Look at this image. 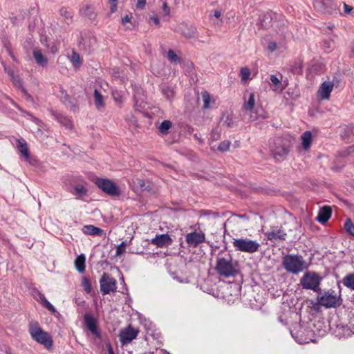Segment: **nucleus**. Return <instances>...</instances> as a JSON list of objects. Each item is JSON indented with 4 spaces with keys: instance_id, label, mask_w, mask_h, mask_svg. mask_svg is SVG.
I'll return each instance as SVG.
<instances>
[{
    "instance_id": "4468645a",
    "label": "nucleus",
    "mask_w": 354,
    "mask_h": 354,
    "mask_svg": "<svg viewBox=\"0 0 354 354\" xmlns=\"http://www.w3.org/2000/svg\"><path fill=\"white\" fill-rule=\"evenodd\" d=\"M342 138L346 142H354V125L353 124H344L339 127Z\"/></svg>"
},
{
    "instance_id": "0eeeda50",
    "label": "nucleus",
    "mask_w": 354,
    "mask_h": 354,
    "mask_svg": "<svg viewBox=\"0 0 354 354\" xmlns=\"http://www.w3.org/2000/svg\"><path fill=\"white\" fill-rule=\"evenodd\" d=\"M232 243L236 250L248 253H254L260 247L257 241L249 239H235Z\"/></svg>"
},
{
    "instance_id": "7ed1b4c3",
    "label": "nucleus",
    "mask_w": 354,
    "mask_h": 354,
    "mask_svg": "<svg viewBox=\"0 0 354 354\" xmlns=\"http://www.w3.org/2000/svg\"><path fill=\"white\" fill-rule=\"evenodd\" d=\"M215 269L220 275L229 277L237 272V263L231 257L218 258Z\"/></svg>"
},
{
    "instance_id": "39448f33",
    "label": "nucleus",
    "mask_w": 354,
    "mask_h": 354,
    "mask_svg": "<svg viewBox=\"0 0 354 354\" xmlns=\"http://www.w3.org/2000/svg\"><path fill=\"white\" fill-rule=\"evenodd\" d=\"M92 180L97 187L108 195L113 197L120 196L121 194L120 188L110 179L95 177Z\"/></svg>"
},
{
    "instance_id": "4d7b16f0",
    "label": "nucleus",
    "mask_w": 354,
    "mask_h": 354,
    "mask_svg": "<svg viewBox=\"0 0 354 354\" xmlns=\"http://www.w3.org/2000/svg\"><path fill=\"white\" fill-rule=\"evenodd\" d=\"M344 12L345 13H350L351 11L352 10V7L346 4V3H344Z\"/></svg>"
},
{
    "instance_id": "393cba45",
    "label": "nucleus",
    "mask_w": 354,
    "mask_h": 354,
    "mask_svg": "<svg viewBox=\"0 0 354 354\" xmlns=\"http://www.w3.org/2000/svg\"><path fill=\"white\" fill-rule=\"evenodd\" d=\"M301 139L303 148L305 150H308L312 142L311 131H306L305 132H304L301 136Z\"/></svg>"
},
{
    "instance_id": "7c9ffc66",
    "label": "nucleus",
    "mask_w": 354,
    "mask_h": 354,
    "mask_svg": "<svg viewBox=\"0 0 354 354\" xmlns=\"http://www.w3.org/2000/svg\"><path fill=\"white\" fill-rule=\"evenodd\" d=\"M85 321L88 329L95 335H98L97 332V328L95 324V320L91 316L86 315L85 317Z\"/></svg>"
},
{
    "instance_id": "423d86ee",
    "label": "nucleus",
    "mask_w": 354,
    "mask_h": 354,
    "mask_svg": "<svg viewBox=\"0 0 354 354\" xmlns=\"http://www.w3.org/2000/svg\"><path fill=\"white\" fill-rule=\"evenodd\" d=\"M318 304L326 308H337L342 304L341 295L328 291L317 298Z\"/></svg>"
},
{
    "instance_id": "5701e85b",
    "label": "nucleus",
    "mask_w": 354,
    "mask_h": 354,
    "mask_svg": "<svg viewBox=\"0 0 354 354\" xmlns=\"http://www.w3.org/2000/svg\"><path fill=\"white\" fill-rule=\"evenodd\" d=\"M6 71H7V69L6 68ZM8 73L9 76L10 77V79L12 82H13L14 85L17 87L21 88V92L28 97H31L30 95L28 93L27 91L22 87V83L21 80L18 75H15L12 71L8 70Z\"/></svg>"
},
{
    "instance_id": "c85d7f7f",
    "label": "nucleus",
    "mask_w": 354,
    "mask_h": 354,
    "mask_svg": "<svg viewBox=\"0 0 354 354\" xmlns=\"http://www.w3.org/2000/svg\"><path fill=\"white\" fill-rule=\"evenodd\" d=\"M342 283L346 288L354 290V272L346 274L342 279Z\"/></svg>"
},
{
    "instance_id": "bb28decb",
    "label": "nucleus",
    "mask_w": 354,
    "mask_h": 354,
    "mask_svg": "<svg viewBox=\"0 0 354 354\" xmlns=\"http://www.w3.org/2000/svg\"><path fill=\"white\" fill-rule=\"evenodd\" d=\"M80 13L82 16L88 17L91 20L94 19L96 16L94 8L91 5H86L82 8L80 10Z\"/></svg>"
},
{
    "instance_id": "ddd939ff",
    "label": "nucleus",
    "mask_w": 354,
    "mask_h": 354,
    "mask_svg": "<svg viewBox=\"0 0 354 354\" xmlns=\"http://www.w3.org/2000/svg\"><path fill=\"white\" fill-rule=\"evenodd\" d=\"M205 236L203 232L194 231L186 235V241L189 245L196 247L205 241Z\"/></svg>"
},
{
    "instance_id": "864d4df0",
    "label": "nucleus",
    "mask_w": 354,
    "mask_h": 354,
    "mask_svg": "<svg viewBox=\"0 0 354 354\" xmlns=\"http://www.w3.org/2000/svg\"><path fill=\"white\" fill-rule=\"evenodd\" d=\"M110 2L111 3V12H114L116 10L117 8V0H110Z\"/></svg>"
},
{
    "instance_id": "603ef678",
    "label": "nucleus",
    "mask_w": 354,
    "mask_h": 354,
    "mask_svg": "<svg viewBox=\"0 0 354 354\" xmlns=\"http://www.w3.org/2000/svg\"><path fill=\"white\" fill-rule=\"evenodd\" d=\"M95 38L93 37V38H90L89 39V46H88V50L91 51V50H93L94 46L95 45Z\"/></svg>"
},
{
    "instance_id": "f257e3e1",
    "label": "nucleus",
    "mask_w": 354,
    "mask_h": 354,
    "mask_svg": "<svg viewBox=\"0 0 354 354\" xmlns=\"http://www.w3.org/2000/svg\"><path fill=\"white\" fill-rule=\"evenodd\" d=\"M269 148L274 160L281 161L287 157L290 150V145L287 139L278 137L270 141Z\"/></svg>"
},
{
    "instance_id": "09e8293b",
    "label": "nucleus",
    "mask_w": 354,
    "mask_h": 354,
    "mask_svg": "<svg viewBox=\"0 0 354 354\" xmlns=\"http://www.w3.org/2000/svg\"><path fill=\"white\" fill-rule=\"evenodd\" d=\"M221 133L218 128L214 129L211 132V138L213 140H217L220 138Z\"/></svg>"
},
{
    "instance_id": "cd10ccee",
    "label": "nucleus",
    "mask_w": 354,
    "mask_h": 354,
    "mask_svg": "<svg viewBox=\"0 0 354 354\" xmlns=\"http://www.w3.org/2000/svg\"><path fill=\"white\" fill-rule=\"evenodd\" d=\"M85 261L84 254L79 255L75 260V268L80 273H83L85 270Z\"/></svg>"
},
{
    "instance_id": "4be33fe9",
    "label": "nucleus",
    "mask_w": 354,
    "mask_h": 354,
    "mask_svg": "<svg viewBox=\"0 0 354 354\" xmlns=\"http://www.w3.org/2000/svg\"><path fill=\"white\" fill-rule=\"evenodd\" d=\"M52 115L56 119L59 123L65 127L66 129H71L73 127L72 122L68 117L51 111Z\"/></svg>"
},
{
    "instance_id": "f3484780",
    "label": "nucleus",
    "mask_w": 354,
    "mask_h": 354,
    "mask_svg": "<svg viewBox=\"0 0 354 354\" xmlns=\"http://www.w3.org/2000/svg\"><path fill=\"white\" fill-rule=\"evenodd\" d=\"M180 32L185 38L191 39L197 37L196 28L192 25L183 24L180 26Z\"/></svg>"
},
{
    "instance_id": "a211bd4d",
    "label": "nucleus",
    "mask_w": 354,
    "mask_h": 354,
    "mask_svg": "<svg viewBox=\"0 0 354 354\" xmlns=\"http://www.w3.org/2000/svg\"><path fill=\"white\" fill-rule=\"evenodd\" d=\"M333 88V84L330 82H324L319 90H318V95L322 100H328L330 97V93Z\"/></svg>"
},
{
    "instance_id": "c03bdc74",
    "label": "nucleus",
    "mask_w": 354,
    "mask_h": 354,
    "mask_svg": "<svg viewBox=\"0 0 354 354\" xmlns=\"http://www.w3.org/2000/svg\"><path fill=\"white\" fill-rule=\"evenodd\" d=\"M112 97L114 101L117 103H121L122 102V94L119 91H112Z\"/></svg>"
},
{
    "instance_id": "2f4dec72",
    "label": "nucleus",
    "mask_w": 354,
    "mask_h": 354,
    "mask_svg": "<svg viewBox=\"0 0 354 354\" xmlns=\"http://www.w3.org/2000/svg\"><path fill=\"white\" fill-rule=\"evenodd\" d=\"M172 124L170 120H165L162 121L159 126V131L162 134H167L169 133V129L171 127Z\"/></svg>"
},
{
    "instance_id": "20e7f679",
    "label": "nucleus",
    "mask_w": 354,
    "mask_h": 354,
    "mask_svg": "<svg viewBox=\"0 0 354 354\" xmlns=\"http://www.w3.org/2000/svg\"><path fill=\"white\" fill-rule=\"evenodd\" d=\"M29 332L32 338L38 343L48 348L52 346L53 341L50 336L48 333L44 331L37 323H32L30 325Z\"/></svg>"
},
{
    "instance_id": "de8ad7c7",
    "label": "nucleus",
    "mask_w": 354,
    "mask_h": 354,
    "mask_svg": "<svg viewBox=\"0 0 354 354\" xmlns=\"http://www.w3.org/2000/svg\"><path fill=\"white\" fill-rule=\"evenodd\" d=\"M127 245V243L122 241L120 245H118L116 248V256H120L125 252V248Z\"/></svg>"
},
{
    "instance_id": "1a4fd4ad",
    "label": "nucleus",
    "mask_w": 354,
    "mask_h": 354,
    "mask_svg": "<svg viewBox=\"0 0 354 354\" xmlns=\"http://www.w3.org/2000/svg\"><path fill=\"white\" fill-rule=\"evenodd\" d=\"M100 291L103 295L114 292L117 288V283L115 279L109 274L104 273L100 280Z\"/></svg>"
},
{
    "instance_id": "a19ab883",
    "label": "nucleus",
    "mask_w": 354,
    "mask_h": 354,
    "mask_svg": "<svg viewBox=\"0 0 354 354\" xmlns=\"http://www.w3.org/2000/svg\"><path fill=\"white\" fill-rule=\"evenodd\" d=\"M18 149H19V151H20V153L23 156H24L26 158H28V156H29L28 149L26 143H25V142L22 143V142H19Z\"/></svg>"
},
{
    "instance_id": "412c9836",
    "label": "nucleus",
    "mask_w": 354,
    "mask_h": 354,
    "mask_svg": "<svg viewBox=\"0 0 354 354\" xmlns=\"http://www.w3.org/2000/svg\"><path fill=\"white\" fill-rule=\"evenodd\" d=\"M220 122L222 123L223 126L228 128L234 127L236 125L233 114L230 112L226 111L222 114L221 117Z\"/></svg>"
},
{
    "instance_id": "680f3d73",
    "label": "nucleus",
    "mask_w": 354,
    "mask_h": 354,
    "mask_svg": "<svg viewBox=\"0 0 354 354\" xmlns=\"http://www.w3.org/2000/svg\"><path fill=\"white\" fill-rule=\"evenodd\" d=\"M106 346L108 348L109 354H114V352H113V348H112L111 344L110 343L106 344Z\"/></svg>"
},
{
    "instance_id": "bf43d9fd",
    "label": "nucleus",
    "mask_w": 354,
    "mask_h": 354,
    "mask_svg": "<svg viewBox=\"0 0 354 354\" xmlns=\"http://www.w3.org/2000/svg\"><path fill=\"white\" fill-rule=\"evenodd\" d=\"M42 301L44 304V306L48 309L50 306H51V304L45 298H42Z\"/></svg>"
},
{
    "instance_id": "3c124183",
    "label": "nucleus",
    "mask_w": 354,
    "mask_h": 354,
    "mask_svg": "<svg viewBox=\"0 0 354 354\" xmlns=\"http://www.w3.org/2000/svg\"><path fill=\"white\" fill-rule=\"evenodd\" d=\"M162 10L165 15H169L170 14V8L166 2L163 3Z\"/></svg>"
},
{
    "instance_id": "ea45409f",
    "label": "nucleus",
    "mask_w": 354,
    "mask_h": 354,
    "mask_svg": "<svg viewBox=\"0 0 354 354\" xmlns=\"http://www.w3.org/2000/svg\"><path fill=\"white\" fill-rule=\"evenodd\" d=\"M201 95L204 102L203 109H207L209 107V103L211 100L210 95L207 91L202 92Z\"/></svg>"
},
{
    "instance_id": "dca6fc26",
    "label": "nucleus",
    "mask_w": 354,
    "mask_h": 354,
    "mask_svg": "<svg viewBox=\"0 0 354 354\" xmlns=\"http://www.w3.org/2000/svg\"><path fill=\"white\" fill-rule=\"evenodd\" d=\"M151 243L159 248L168 246L172 243V239L167 234L156 235L151 239Z\"/></svg>"
},
{
    "instance_id": "58836bf2",
    "label": "nucleus",
    "mask_w": 354,
    "mask_h": 354,
    "mask_svg": "<svg viewBox=\"0 0 354 354\" xmlns=\"http://www.w3.org/2000/svg\"><path fill=\"white\" fill-rule=\"evenodd\" d=\"M81 284L86 293H90L91 292V285L90 281L86 277H82Z\"/></svg>"
},
{
    "instance_id": "13d9d810",
    "label": "nucleus",
    "mask_w": 354,
    "mask_h": 354,
    "mask_svg": "<svg viewBox=\"0 0 354 354\" xmlns=\"http://www.w3.org/2000/svg\"><path fill=\"white\" fill-rule=\"evenodd\" d=\"M42 301L44 304V306L48 309L50 306H51V304L45 298H42Z\"/></svg>"
},
{
    "instance_id": "a18cd8bd",
    "label": "nucleus",
    "mask_w": 354,
    "mask_h": 354,
    "mask_svg": "<svg viewBox=\"0 0 354 354\" xmlns=\"http://www.w3.org/2000/svg\"><path fill=\"white\" fill-rule=\"evenodd\" d=\"M353 152H354L353 146H350V147H347L346 149L339 151V156L340 157H346L347 156L351 154Z\"/></svg>"
},
{
    "instance_id": "f704fd0d",
    "label": "nucleus",
    "mask_w": 354,
    "mask_h": 354,
    "mask_svg": "<svg viewBox=\"0 0 354 354\" xmlns=\"http://www.w3.org/2000/svg\"><path fill=\"white\" fill-rule=\"evenodd\" d=\"M134 187L139 188L141 191L147 190L149 185H146L145 181L142 178H136L133 180Z\"/></svg>"
},
{
    "instance_id": "774afa93",
    "label": "nucleus",
    "mask_w": 354,
    "mask_h": 354,
    "mask_svg": "<svg viewBox=\"0 0 354 354\" xmlns=\"http://www.w3.org/2000/svg\"><path fill=\"white\" fill-rule=\"evenodd\" d=\"M187 66H189V68H192V63L187 62Z\"/></svg>"
},
{
    "instance_id": "a878e982",
    "label": "nucleus",
    "mask_w": 354,
    "mask_h": 354,
    "mask_svg": "<svg viewBox=\"0 0 354 354\" xmlns=\"http://www.w3.org/2000/svg\"><path fill=\"white\" fill-rule=\"evenodd\" d=\"M59 15L63 18L64 21L70 25L73 21V14L71 11L67 10L65 8H62L59 10Z\"/></svg>"
},
{
    "instance_id": "5fc2aeb1",
    "label": "nucleus",
    "mask_w": 354,
    "mask_h": 354,
    "mask_svg": "<svg viewBox=\"0 0 354 354\" xmlns=\"http://www.w3.org/2000/svg\"><path fill=\"white\" fill-rule=\"evenodd\" d=\"M146 4V0H138L136 7L138 8H143Z\"/></svg>"
},
{
    "instance_id": "0e129e2a",
    "label": "nucleus",
    "mask_w": 354,
    "mask_h": 354,
    "mask_svg": "<svg viewBox=\"0 0 354 354\" xmlns=\"http://www.w3.org/2000/svg\"><path fill=\"white\" fill-rule=\"evenodd\" d=\"M351 56L354 57V42L351 46Z\"/></svg>"
},
{
    "instance_id": "e2e57ef3",
    "label": "nucleus",
    "mask_w": 354,
    "mask_h": 354,
    "mask_svg": "<svg viewBox=\"0 0 354 354\" xmlns=\"http://www.w3.org/2000/svg\"><path fill=\"white\" fill-rule=\"evenodd\" d=\"M221 15V11L218 10H214V16L216 17V18H219Z\"/></svg>"
},
{
    "instance_id": "473e14b6",
    "label": "nucleus",
    "mask_w": 354,
    "mask_h": 354,
    "mask_svg": "<svg viewBox=\"0 0 354 354\" xmlns=\"http://www.w3.org/2000/svg\"><path fill=\"white\" fill-rule=\"evenodd\" d=\"M254 104V94L253 93H250L248 101L243 104V109L246 111H251L253 109Z\"/></svg>"
},
{
    "instance_id": "338daca9",
    "label": "nucleus",
    "mask_w": 354,
    "mask_h": 354,
    "mask_svg": "<svg viewBox=\"0 0 354 354\" xmlns=\"http://www.w3.org/2000/svg\"><path fill=\"white\" fill-rule=\"evenodd\" d=\"M28 114L31 117L32 120L34 122H39V120H38L37 118L34 117V116H33V115H32L30 113H28Z\"/></svg>"
},
{
    "instance_id": "b1692460",
    "label": "nucleus",
    "mask_w": 354,
    "mask_h": 354,
    "mask_svg": "<svg viewBox=\"0 0 354 354\" xmlns=\"http://www.w3.org/2000/svg\"><path fill=\"white\" fill-rule=\"evenodd\" d=\"M82 232L85 234L96 236H102L104 234V232L102 229L95 227L94 225H92L84 226V227L82 228Z\"/></svg>"
},
{
    "instance_id": "6ab92c4d",
    "label": "nucleus",
    "mask_w": 354,
    "mask_h": 354,
    "mask_svg": "<svg viewBox=\"0 0 354 354\" xmlns=\"http://www.w3.org/2000/svg\"><path fill=\"white\" fill-rule=\"evenodd\" d=\"M270 82L272 85V90L274 91H282L285 89L286 85H283L281 83L282 75L278 73L277 75H270Z\"/></svg>"
},
{
    "instance_id": "4c0bfd02",
    "label": "nucleus",
    "mask_w": 354,
    "mask_h": 354,
    "mask_svg": "<svg viewBox=\"0 0 354 354\" xmlns=\"http://www.w3.org/2000/svg\"><path fill=\"white\" fill-rule=\"evenodd\" d=\"M344 229L350 235L354 236V225L350 218L346 220Z\"/></svg>"
},
{
    "instance_id": "f03ea898",
    "label": "nucleus",
    "mask_w": 354,
    "mask_h": 354,
    "mask_svg": "<svg viewBox=\"0 0 354 354\" xmlns=\"http://www.w3.org/2000/svg\"><path fill=\"white\" fill-rule=\"evenodd\" d=\"M283 263L287 271L294 274H297L308 268L306 261L301 256L298 255H287L284 257Z\"/></svg>"
},
{
    "instance_id": "72a5a7b5",
    "label": "nucleus",
    "mask_w": 354,
    "mask_h": 354,
    "mask_svg": "<svg viewBox=\"0 0 354 354\" xmlns=\"http://www.w3.org/2000/svg\"><path fill=\"white\" fill-rule=\"evenodd\" d=\"M71 61L73 65L76 68H79L82 64V61L80 58L79 53H77L75 51H73Z\"/></svg>"
},
{
    "instance_id": "2eb2a0df",
    "label": "nucleus",
    "mask_w": 354,
    "mask_h": 354,
    "mask_svg": "<svg viewBox=\"0 0 354 354\" xmlns=\"http://www.w3.org/2000/svg\"><path fill=\"white\" fill-rule=\"evenodd\" d=\"M331 216V207L328 205H324L319 209L316 221L321 224H324L330 218Z\"/></svg>"
},
{
    "instance_id": "9d476101",
    "label": "nucleus",
    "mask_w": 354,
    "mask_h": 354,
    "mask_svg": "<svg viewBox=\"0 0 354 354\" xmlns=\"http://www.w3.org/2000/svg\"><path fill=\"white\" fill-rule=\"evenodd\" d=\"M86 185L87 183L81 178H77L76 182L71 185L69 191L77 197H86L88 196V189L86 187Z\"/></svg>"
},
{
    "instance_id": "f8f14e48",
    "label": "nucleus",
    "mask_w": 354,
    "mask_h": 354,
    "mask_svg": "<svg viewBox=\"0 0 354 354\" xmlns=\"http://www.w3.org/2000/svg\"><path fill=\"white\" fill-rule=\"evenodd\" d=\"M266 236L270 241L276 242L278 241L285 240L286 238V233L281 227H273L266 232Z\"/></svg>"
},
{
    "instance_id": "69168bd1",
    "label": "nucleus",
    "mask_w": 354,
    "mask_h": 354,
    "mask_svg": "<svg viewBox=\"0 0 354 354\" xmlns=\"http://www.w3.org/2000/svg\"><path fill=\"white\" fill-rule=\"evenodd\" d=\"M48 310H49L52 313H55L56 311L55 307L52 304L51 306H49V308H48Z\"/></svg>"
},
{
    "instance_id": "9b49d317",
    "label": "nucleus",
    "mask_w": 354,
    "mask_h": 354,
    "mask_svg": "<svg viewBox=\"0 0 354 354\" xmlns=\"http://www.w3.org/2000/svg\"><path fill=\"white\" fill-rule=\"evenodd\" d=\"M138 334V330L129 326L120 332V341L122 345L127 344L136 339Z\"/></svg>"
},
{
    "instance_id": "6e6d98bb",
    "label": "nucleus",
    "mask_w": 354,
    "mask_h": 354,
    "mask_svg": "<svg viewBox=\"0 0 354 354\" xmlns=\"http://www.w3.org/2000/svg\"><path fill=\"white\" fill-rule=\"evenodd\" d=\"M150 21H153L155 25L158 26L160 24V21L158 17L156 15H153L150 17Z\"/></svg>"
},
{
    "instance_id": "aec40b11",
    "label": "nucleus",
    "mask_w": 354,
    "mask_h": 354,
    "mask_svg": "<svg viewBox=\"0 0 354 354\" xmlns=\"http://www.w3.org/2000/svg\"><path fill=\"white\" fill-rule=\"evenodd\" d=\"M32 56L39 66L46 67L48 65V58L44 55L40 48H35L32 51Z\"/></svg>"
},
{
    "instance_id": "c9c22d12",
    "label": "nucleus",
    "mask_w": 354,
    "mask_h": 354,
    "mask_svg": "<svg viewBox=\"0 0 354 354\" xmlns=\"http://www.w3.org/2000/svg\"><path fill=\"white\" fill-rule=\"evenodd\" d=\"M162 93L167 100H171L174 96V91L171 87L164 86L162 88Z\"/></svg>"
},
{
    "instance_id": "052dcab7",
    "label": "nucleus",
    "mask_w": 354,
    "mask_h": 354,
    "mask_svg": "<svg viewBox=\"0 0 354 354\" xmlns=\"http://www.w3.org/2000/svg\"><path fill=\"white\" fill-rule=\"evenodd\" d=\"M131 20V18L128 16V15H126L124 16L122 19V24H125L128 22H129Z\"/></svg>"
},
{
    "instance_id": "6e6552de",
    "label": "nucleus",
    "mask_w": 354,
    "mask_h": 354,
    "mask_svg": "<svg viewBox=\"0 0 354 354\" xmlns=\"http://www.w3.org/2000/svg\"><path fill=\"white\" fill-rule=\"evenodd\" d=\"M322 277L314 272H308L304 274L300 283L304 289L317 291L319 290Z\"/></svg>"
},
{
    "instance_id": "37998d69",
    "label": "nucleus",
    "mask_w": 354,
    "mask_h": 354,
    "mask_svg": "<svg viewBox=\"0 0 354 354\" xmlns=\"http://www.w3.org/2000/svg\"><path fill=\"white\" fill-rule=\"evenodd\" d=\"M45 46L48 48V50L53 54H55L58 52V46L54 42L46 43Z\"/></svg>"
},
{
    "instance_id": "e433bc0d",
    "label": "nucleus",
    "mask_w": 354,
    "mask_h": 354,
    "mask_svg": "<svg viewBox=\"0 0 354 354\" xmlns=\"http://www.w3.org/2000/svg\"><path fill=\"white\" fill-rule=\"evenodd\" d=\"M167 57H168V59L169 60V62H171V63H174V64H180V62H181V58L180 57H178L175 53L174 50H169L168 53H167Z\"/></svg>"
},
{
    "instance_id": "49530a36",
    "label": "nucleus",
    "mask_w": 354,
    "mask_h": 354,
    "mask_svg": "<svg viewBox=\"0 0 354 354\" xmlns=\"http://www.w3.org/2000/svg\"><path fill=\"white\" fill-rule=\"evenodd\" d=\"M250 75V71L247 67L241 68V80L243 81L248 80L249 79V76Z\"/></svg>"
},
{
    "instance_id": "c756f323",
    "label": "nucleus",
    "mask_w": 354,
    "mask_h": 354,
    "mask_svg": "<svg viewBox=\"0 0 354 354\" xmlns=\"http://www.w3.org/2000/svg\"><path fill=\"white\" fill-rule=\"evenodd\" d=\"M94 102L98 109L104 106L103 96L97 89L94 91Z\"/></svg>"
},
{
    "instance_id": "79ce46f5",
    "label": "nucleus",
    "mask_w": 354,
    "mask_h": 354,
    "mask_svg": "<svg viewBox=\"0 0 354 354\" xmlns=\"http://www.w3.org/2000/svg\"><path fill=\"white\" fill-rule=\"evenodd\" d=\"M230 141L229 140H224V141H222L218 147V149L220 151H222V152H225L229 150V148H230Z\"/></svg>"
},
{
    "instance_id": "8fccbe9b",
    "label": "nucleus",
    "mask_w": 354,
    "mask_h": 354,
    "mask_svg": "<svg viewBox=\"0 0 354 354\" xmlns=\"http://www.w3.org/2000/svg\"><path fill=\"white\" fill-rule=\"evenodd\" d=\"M268 48L270 51L273 52L277 49V43L276 42H269L268 44Z\"/></svg>"
}]
</instances>
